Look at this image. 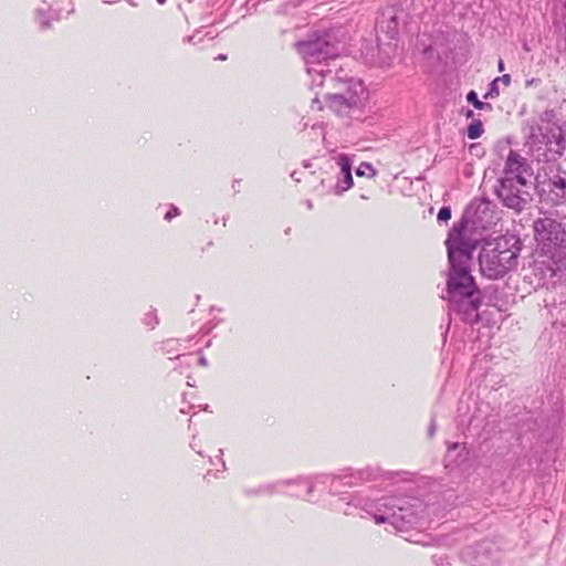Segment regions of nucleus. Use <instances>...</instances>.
<instances>
[{"label": "nucleus", "mask_w": 566, "mask_h": 566, "mask_svg": "<svg viewBox=\"0 0 566 566\" xmlns=\"http://www.w3.org/2000/svg\"><path fill=\"white\" fill-rule=\"evenodd\" d=\"M450 264L470 263L474 247L465 240L463 232L452 230L446 241Z\"/></svg>", "instance_id": "6"}, {"label": "nucleus", "mask_w": 566, "mask_h": 566, "mask_svg": "<svg viewBox=\"0 0 566 566\" xmlns=\"http://www.w3.org/2000/svg\"><path fill=\"white\" fill-rule=\"evenodd\" d=\"M474 115L473 111H468L467 114H465V117L467 118H472Z\"/></svg>", "instance_id": "21"}, {"label": "nucleus", "mask_w": 566, "mask_h": 566, "mask_svg": "<svg viewBox=\"0 0 566 566\" xmlns=\"http://www.w3.org/2000/svg\"><path fill=\"white\" fill-rule=\"evenodd\" d=\"M356 175L358 177H370L374 178L377 175V171L374 169L371 164L369 163H361L359 167L356 170Z\"/></svg>", "instance_id": "13"}, {"label": "nucleus", "mask_w": 566, "mask_h": 566, "mask_svg": "<svg viewBox=\"0 0 566 566\" xmlns=\"http://www.w3.org/2000/svg\"><path fill=\"white\" fill-rule=\"evenodd\" d=\"M521 242L515 235H502L488 242L479 254L480 269L489 279H500L517 264Z\"/></svg>", "instance_id": "1"}, {"label": "nucleus", "mask_w": 566, "mask_h": 566, "mask_svg": "<svg viewBox=\"0 0 566 566\" xmlns=\"http://www.w3.org/2000/svg\"><path fill=\"white\" fill-rule=\"evenodd\" d=\"M469 263L451 264L448 291L455 296L470 297L476 290L475 282L468 270Z\"/></svg>", "instance_id": "5"}, {"label": "nucleus", "mask_w": 566, "mask_h": 566, "mask_svg": "<svg viewBox=\"0 0 566 566\" xmlns=\"http://www.w3.org/2000/svg\"><path fill=\"white\" fill-rule=\"evenodd\" d=\"M439 221H448L451 219V209L449 207H442L438 212Z\"/></svg>", "instance_id": "17"}, {"label": "nucleus", "mask_w": 566, "mask_h": 566, "mask_svg": "<svg viewBox=\"0 0 566 566\" xmlns=\"http://www.w3.org/2000/svg\"><path fill=\"white\" fill-rule=\"evenodd\" d=\"M177 213H178V211H177V209L175 208L174 210L168 211V212L166 213V219H168V220H169V219H171L174 216H177Z\"/></svg>", "instance_id": "19"}, {"label": "nucleus", "mask_w": 566, "mask_h": 566, "mask_svg": "<svg viewBox=\"0 0 566 566\" xmlns=\"http://www.w3.org/2000/svg\"><path fill=\"white\" fill-rule=\"evenodd\" d=\"M471 303H472L474 310H476L479 307V302L472 301Z\"/></svg>", "instance_id": "23"}, {"label": "nucleus", "mask_w": 566, "mask_h": 566, "mask_svg": "<svg viewBox=\"0 0 566 566\" xmlns=\"http://www.w3.org/2000/svg\"><path fill=\"white\" fill-rule=\"evenodd\" d=\"M376 522L377 523H382V522H385V517L379 516V517L376 518Z\"/></svg>", "instance_id": "22"}, {"label": "nucleus", "mask_w": 566, "mask_h": 566, "mask_svg": "<svg viewBox=\"0 0 566 566\" xmlns=\"http://www.w3.org/2000/svg\"><path fill=\"white\" fill-rule=\"evenodd\" d=\"M333 91L340 94L342 97L349 101L355 98V106H359L367 97V91L364 83L357 78L335 80Z\"/></svg>", "instance_id": "7"}, {"label": "nucleus", "mask_w": 566, "mask_h": 566, "mask_svg": "<svg viewBox=\"0 0 566 566\" xmlns=\"http://www.w3.org/2000/svg\"><path fill=\"white\" fill-rule=\"evenodd\" d=\"M531 175L532 169L526 164L525 158L511 150L504 165L500 186L496 190L504 206H518L521 201L512 193L513 184L517 182L520 186H527V178L531 177Z\"/></svg>", "instance_id": "2"}, {"label": "nucleus", "mask_w": 566, "mask_h": 566, "mask_svg": "<svg viewBox=\"0 0 566 566\" xmlns=\"http://www.w3.org/2000/svg\"><path fill=\"white\" fill-rule=\"evenodd\" d=\"M534 235L537 243L551 252L565 241L566 231L558 221L542 218L534 222Z\"/></svg>", "instance_id": "4"}, {"label": "nucleus", "mask_w": 566, "mask_h": 566, "mask_svg": "<svg viewBox=\"0 0 566 566\" xmlns=\"http://www.w3.org/2000/svg\"><path fill=\"white\" fill-rule=\"evenodd\" d=\"M325 103L326 106L338 116L348 115L354 108L357 107L355 106V98H349V101H347L335 91H332L325 95Z\"/></svg>", "instance_id": "8"}, {"label": "nucleus", "mask_w": 566, "mask_h": 566, "mask_svg": "<svg viewBox=\"0 0 566 566\" xmlns=\"http://www.w3.org/2000/svg\"><path fill=\"white\" fill-rule=\"evenodd\" d=\"M553 205H558L566 200V174L555 176L552 180Z\"/></svg>", "instance_id": "9"}, {"label": "nucleus", "mask_w": 566, "mask_h": 566, "mask_svg": "<svg viewBox=\"0 0 566 566\" xmlns=\"http://www.w3.org/2000/svg\"><path fill=\"white\" fill-rule=\"evenodd\" d=\"M220 60H226L227 57L224 55L219 56Z\"/></svg>", "instance_id": "24"}, {"label": "nucleus", "mask_w": 566, "mask_h": 566, "mask_svg": "<svg viewBox=\"0 0 566 566\" xmlns=\"http://www.w3.org/2000/svg\"><path fill=\"white\" fill-rule=\"evenodd\" d=\"M467 101L471 103L476 109H492V105L489 103L481 102L478 98V94L474 91H470L467 94Z\"/></svg>", "instance_id": "12"}, {"label": "nucleus", "mask_w": 566, "mask_h": 566, "mask_svg": "<svg viewBox=\"0 0 566 566\" xmlns=\"http://www.w3.org/2000/svg\"><path fill=\"white\" fill-rule=\"evenodd\" d=\"M504 62L503 60H499V63H497V70L499 72H503L504 71Z\"/></svg>", "instance_id": "20"}, {"label": "nucleus", "mask_w": 566, "mask_h": 566, "mask_svg": "<svg viewBox=\"0 0 566 566\" xmlns=\"http://www.w3.org/2000/svg\"><path fill=\"white\" fill-rule=\"evenodd\" d=\"M499 96H500L499 82L496 81V78H494L491 82L488 92L484 94V98L485 99H493V98H496Z\"/></svg>", "instance_id": "16"}, {"label": "nucleus", "mask_w": 566, "mask_h": 566, "mask_svg": "<svg viewBox=\"0 0 566 566\" xmlns=\"http://www.w3.org/2000/svg\"><path fill=\"white\" fill-rule=\"evenodd\" d=\"M483 124L480 119H473L467 128V135L470 139H476L483 134Z\"/></svg>", "instance_id": "11"}, {"label": "nucleus", "mask_w": 566, "mask_h": 566, "mask_svg": "<svg viewBox=\"0 0 566 566\" xmlns=\"http://www.w3.org/2000/svg\"><path fill=\"white\" fill-rule=\"evenodd\" d=\"M343 174V180L340 184H338L337 188L340 189V192L347 191L354 186V180L352 176V171L342 172Z\"/></svg>", "instance_id": "14"}, {"label": "nucleus", "mask_w": 566, "mask_h": 566, "mask_svg": "<svg viewBox=\"0 0 566 566\" xmlns=\"http://www.w3.org/2000/svg\"><path fill=\"white\" fill-rule=\"evenodd\" d=\"M295 50L307 64H315L338 56L336 46L325 35H315L295 43Z\"/></svg>", "instance_id": "3"}, {"label": "nucleus", "mask_w": 566, "mask_h": 566, "mask_svg": "<svg viewBox=\"0 0 566 566\" xmlns=\"http://www.w3.org/2000/svg\"><path fill=\"white\" fill-rule=\"evenodd\" d=\"M336 163L340 167L342 172L352 171V163L347 155H338L336 158Z\"/></svg>", "instance_id": "15"}, {"label": "nucleus", "mask_w": 566, "mask_h": 566, "mask_svg": "<svg viewBox=\"0 0 566 566\" xmlns=\"http://www.w3.org/2000/svg\"><path fill=\"white\" fill-rule=\"evenodd\" d=\"M496 81L502 82L505 86H510L511 85V75L504 74L502 76L496 77Z\"/></svg>", "instance_id": "18"}, {"label": "nucleus", "mask_w": 566, "mask_h": 566, "mask_svg": "<svg viewBox=\"0 0 566 566\" xmlns=\"http://www.w3.org/2000/svg\"><path fill=\"white\" fill-rule=\"evenodd\" d=\"M526 187L527 186H520V184H517V182L513 184L512 193L521 202L518 203L517 207L516 206H506L507 208L513 209L515 211H522L526 207V205L531 200V195H530L528 190L526 189Z\"/></svg>", "instance_id": "10"}]
</instances>
